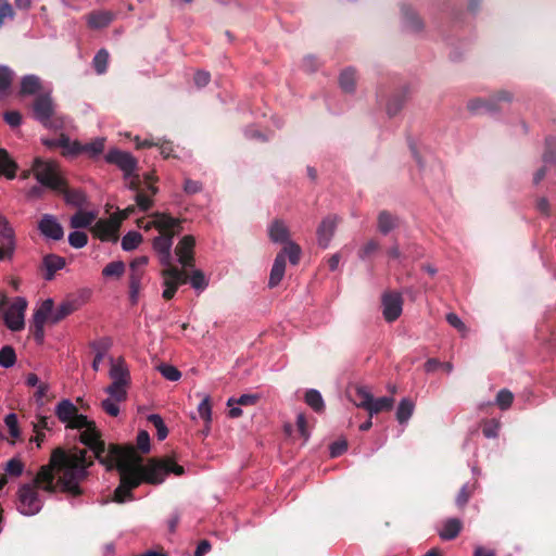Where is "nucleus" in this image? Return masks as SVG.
<instances>
[{"instance_id": "10", "label": "nucleus", "mask_w": 556, "mask_h": 556, "mask_svg": "<svg viewBox=\"0 0 556 556\" xmlns=\"http://www.w3.org/2000/svg\"><path fill=\"white\" fill-rule=\"evenodd\" d=\"M105 161L116 165L124 172L125 177L130 176L137 168V160L129 153L118 149H111L105 155Z\"/></svg>"}, {"instance_id": "52", "label": "nucleus", "mask_w": 556, "mask_h": 556, "mask_svg": "<svg viewBox=\"0 0 556 556\" xmlns=\"http://www.w3.org/2000/svg\"><path fill=\"white\" fill-rule=\"evenodd\" d=\"M260 400V396L257 394H242L239 397H230L227 401V406H252L255 405Z\"/></svg>"}, {"instance_id": "40", "label": "nucleus", "mask_w": 556, "mask_h": 556, "mask_svg": "<svg viewBox=\"0 0 556 556\" xmlns=\"http://www.w3.org/2000/svg\"><path fill=\"white\" fill-rule=\"evenodd\" d=\"M393 397L382 396L377 400L372 399L370 407L368 408V413L371 417L374 414H378L383 410H390L393 407Z\"/></svg>"}, {"instance_id": "36", "label": "nucleus", "mask_w": 556, "mask_h": 556, "mask_svg": "<svg viewBox=\"0 0 556 556\" xmlns=\"http://www.w3.org/2000/svg\"><path fill=\"white\" fill-rule=\"evenodd\" d=\"M77 309L76 301H66L61 303L55 309H53L52 314V324H58L63 320L65 317L71 315L73 312Z\"/></svg>"}, {"instance_id": "12", "label": "nucleus", "mask_w": 556, "mask_h": 556, "mask_svg": "<svg viewBox=\"0 0 556 556\" xmlns=\"http://www.w3.org/2000/svg\"><path fill=\"white\" fill-rule=\"evenodd\" d=\"M195 238L191 235L184 236L175 248V253L182 268L194 266Z\"/></svg>"}, {"instance_id": "39", "label": "nucleus", "mask_w": 556, "mask_h": 556, "mask_svg": "<svg viewBox=\"0 0 556 556\" xmlns=\"http://www.w3.org/2000/svg\"><path fill=\"white\" fill-rule=\"evenodd\" d=\"M305 402L316 413H320L325 409V403L319 391L311 389L305 393Z\"/></svg>"}, {"instance_id": "45", "label": "nucleus", "mask_w": 556, "mask_h": 556, "mask_svg": "<svg viewBox=\"0 0 556 556\" xmlns=\"http://www.w3.org/2000/svg\"><path fill=\"white\" fill-rule=\"evenodd\" d=\"M16 363V354L11 345H4L0 350V366L10 368Z\"/></svg>"}, {"instance_id": "57", "label": "nucleus", "mask_w": 556, "mask_h": 556, "mask_svg": "<svg viewBox=\"0 0 556 556\" xmlns=\"http://www.w3.org/2000/svg\"><path fill=\"white\" fill-rule=\"evenodd\" d=\"M68 243L75 249H81L88 243V236L83 231H73L68 235Z\"/></svg>"}, {"instance_id": "2", "label": "nucleus", "mask_w": 556, "mask_h": 556, "mask_svg": "<svg viewBox=\"0 0 556 556\" xmlns=\"http://www.w3.org/2000/svg\"><path fill=\"white\" fill-rule=\"evenodd\" d=\"M93 465L92 457H88L87 450L73 447L55 448L48 465L38 470L33 485L48 493H55L58 489L72 497L83 495L80 483L89 477L88 469Z\"/></svg>"}, {"instance_id": "14", "label": "nucleus", "mask_w": 556, "mask_h": 556, "mask_svg": "<svg viewBox=\"0 0 556 556\" xmlns=\"http://www.w3.org/2000/svg\"><path fill=\"white\" fill-rule=\"evenodd\" d=\"M0 239L2 248H0V260L11 258L15 250L14 230L10 226L9 220L0 214Z\"/></svg>"}, {"instance_id": "1", "label": "nucleus", "mask_w": 556, "mask_h": 556, "mask_svg": "<svg viewBox=\"0 0 556 556\" xmlns=\"http://www.w3.org/2000/svg\"><path fill=\"white\" fill-rule=\"evenodd\" d=\"M67 428L83 430L79 441L92 452V459H97L106 470L116 469L119 475V484L114 490L112 501L118 504L132 501V491L141 483L161 484L169 473L182 476L185 469L169 457L150 458L146 465L142 457L132 445L111 443L106 446L96 422L87 416L75 414L67 422Z\"/></svg>"}, {"instance_id": "62", "label": "nucleus", "mask_w": 556, "mask_h": 556, "mask_svg": "<svg viewBox=\"0 0 556 556\" xmlns=\"http://www.w3.org/2000/svg\"><path fill=\"white\" fill-rule=\"evenodd\" d=\"M163 278H164L163 285H164L165 289L163 291L162 296L164 298V300L169 301L174 298L179 286L175 281L170 280L167 277H163Z\"/></svg>"}, {"instance_id": "46", "label": "nucleus", "mask_w": 556, "mask_h": 556, "mask_svg": "<svg viewBox=\"0 0 556 556\" xmlns=\"http://www.w3.org/2000/svg\"><path fill=\"white\" fill-rule=\"evenodd\" d=\"M14 79V72L4 65H0V93H5Z\"/></svg>"}, {"instance_id": "19", "label": "nucleus", "mask_w": 556, "mask_h": 556, "mask_svg": "<svg viewBox=\"0 0 556 556\" xmlns=\"http://www.w3.org/2000/svg\"><path fill=\"white\" fill-rule=\"evenodd\" d=\"M65 264V258L62 256H59L56 254L46 255L42 260V267L46 270L43 278L48 281L52 280L54 278L55 273L64 268Z\"/></svg>"}, {"instance_id": "31", "label": "nucleus", "mask_w": 556, "mask_h": 556, "mask_svg": "<svg viewBox=\"0 0 556 556\" xmlns=\"http://www.w3.org/2000/svg\"><path fill=\"white\" fill-rule=\"evenodd\" d=\"M41 81L36 75H26L21 80L20 94L21 96H33L40 91Z\"/></svg>"}, {"instance_id": "3", "label": "nucleus", "mask_w": 556, "mask_h": 556, "mask_svg": "<svg viewBox=\"0 0 556 556\" xmlns=\"http://www.w3.org/2000/svg\"><path fill=\"white\" fill-rule=\"evenodd\" d=\"M153 216L154 228L160 231V236L153 239V249L160 254L161 264L169 266L173 238L182 231V222L167 213L155 212Z\"/></svg>"}, {"instance_id": "8", "label": "nucleus", "mask_w": 556, "mask_h": 556, "mask_svg": "<svg viewBox=\"0 0 556 556\" xmlns=\"http://www.w3.org/2000/svg\"><path fill=\"white\" fill-rule=\"evenodd\" d=\"M34 116L46 128H59L61 125H55L52 121L54 115V105L49 94H38L33 103Z\"/></svg>"}, {"instance_id": "20", "label": "nucleus", "mask_w": 556, "mask_h": 556, "mask_svg": "<svg viewBox=\"0 0 556 556\" xmlns=\"http://www.w3.org/2000/svg\"><path fill=\"white\" fill-rule=\"evenodd\" d=\"M55 192L62 194L67 204L77 207H81L86 202V197L84 192L80 190L70 189L66 179L63 180L62 187L60 189H56Z\"/></svg>"}, {"instance_id": "26", "label": "nucleus", "mask_w": 556, "mask_h": 556, "mask_svg": "<svg viewBox=\"0 0 556 556\" xmlns=\"http://www.w3.org/2000/svg\"><path fill=\"white\" fill-rule=\"evenodd\" d=\"M114 14L109 11L92 12L88 15L87 23L92 29L104 28L113 21Z\"/></svg>"}, {"instance_id": "44", "label": "nucleus", "mask_w": 556, "mask_h": 556, "mask_svg": "<svg viewBox=\"0 0 556 556\" xmlns=\"http://www.w3.org/2000/svg\"><path fill=\"white\" fill-rule=\"evenodd\" d=\"M141 233L137 231H129L122 239V248L124 251H132L141 243Z\"/></svg>"}, {"instance_id": "63", "label": "nucleus", "mask_w": 556, "mask_h": 556, "mask_svg": "<svg viewBox=\"0 0 556 556\" xmlns=\"http://www.w3.org/2000/svg\"><path fill=\"white\" fill-rule=\"evenodd\" d=\"M500 425L495 420H489L484 422L482 427V433L485 438H496L498 434Z\"/></svg>"}, {"instance_id": "47", "label": "nucleus", "mask_w": 556, "mask_h": 556, "mask_svg": "<svg viewBox=\"0 0 556 556\" xmlns=\"http://www.w3.org/2000/svg\"><path fill=\"white\" fill-rule=\"evenodd\" d=\"M109 52L105 49H100L94 55L92 63L98 74H104L108 70Z\"/></svg>"}, {"instance_id": "59", "label": "nucleus", "mask_w": 556, "mask_h": 556, "mask_svg": "<svg viewBox=\"0 0 556 556\" xmlns=\"http://www.w3.org/2000/svg\"><path fill=\"white\" fill-rule=\"evenodd\" d=\"M74 141L72 142L68 138V136L61 134V136L58 138V148H62V154L64 156H76L77 153H74Z\"/></svg>"}, {"instance_id": "18", "label": "nucleus", "mask_w": 556, "mask_h": 556, "mask_svg": "<svg viewBox=\"0 0 556 556\" xmlns=\"http://www.w3.org/2000/svg\"><path fill=\"white\" fill-rule=\"evenodd\" d=\"M112 346L111 338L104 337L90 343L91 350L94 352V358L92 362L93 370L98 371L100 364L103 361L105 354Z\"/></svg>"}, {"instance_id": "48", "label": "nucleus", "mask_w": 556, "mask_h": 556, "mask_svg": "<svg viewBox=\"0 0 556 556\" xmlns=\"http://www.w3.org/2000/svg\"><path fill=\"white\" fill-rule=\"evenodd\" d=\"M124 273L125 264L122 261L111 262L102 269V275L104 277L121 278Z\"/></svg>"}, {"instance_id": "17", "label": "nucleus", "mask_w": 556, "mask_h": 556, "mask_svg": "<svg viewBox=\"0 0 556 556\" xmlns=\"http://www.w3.org/2000/svg\"><path fill=\"white\" fill-rule=\"evenodd\" d=\"M110 378L113 383H130V374L124 358L119 357L117 361L111 358Z\"/></svg>"}, {"instance_id": "6", "label": "nucleus", "mask_w": 556, "mask_h": 556, "mask_svg": "<svg viewBox=\"0 0 556 556\" xmlns=\"http://www.w3.org/2000/svg\"><path fill=\"white\" fill-rule=\"evenodd\" d=\"M514 99L511 92L500 90L489 98H477L468 102V110L472 113H497L502 110V102L510 103Z\"/></svg>"}, {"instance_id": "9", "label": "nucleus", "mask_w": 556, "mask_h": 556, "mask_svg": "<svg viewBox=\"0 0 556 556\" xmlns=\"http://www.w3.org/2000/svg\"><path fill=\"white\" fill-rule=\"evenodd\" d=\"M119 226L121 219H115V217L99 219L91 227V232L101 241L116 242L118 240Z\"/></svg>"}, {"instance_id": "30", "label": "nucleus", "mask_w": 556, "mask_h": 556, "mask_svg": "<svg viewBox=\"0 0 556 556\" xmlns=\"http://www.w3.org/2000/svg\"><path fill=\"white\" fill-rule=\"evenodd\" d=\"M463 523L458 518H450L444 521L442 530L439 535L442 540H454L460 532Z\"/></svg>"}, {"instance_id": "50", "label": "nucleus", "mask_w": 556, "mask_h": 556, "mask_svg": "<svg viewBox=\"0 0 556 556\" xmlns=\"http://www.w3.org/2000/svg\"><path fill=\"white\" fill-rule=\"evenodd\" d=\"M279 253H285V258L288 256L292 265H296L300 262L301 248L292 241L288 242Z\"/></svg>"}, {"instance_id": "51", "label": "nucleus", "mask_w": 556, "mask_h": 556, "mask_svg": "<svg viewBox=\"0 0 556 556\" xmlns=\"http://www.w3.org/2000/svg\"><path fill=\"white\" fill-rule=\"evenodd\" d=\"M148 420L156 428L157 440H165L168 434V429L164 424L163 418L157 414H152L148 417Z\"/></svg>"}, {"instance_id": "4", "label": "nucleus", "mask_w": 556, "mask_h": 556, "mask_svg": "<svg viewBox=\"0 0 556 556\" xmlns=\"http://www.w3.org/2000/svg\"><path fill=\"white\" fill-rule=\"evenodd\" d=\"M31 172L41 186L54 192L62 187V182L65 179L60 165L52 160L36 157L33 162Z\"/></svg>"}, {"instance_id": "28", "label": "nucleus", "mask_w": 556, "mask_h": 556, "mask_svg": "<svg viewBox=\"0 0 556 556\" xmlns=\"http://www.w3.org/2000/svg\"><path fill=\"white\" fill-rule=\"evenodd\" d=\"M97 214L94 212L77 211L70 220V225L74 229L87 228L96 220Z\"/></svg>"}, {"instance_id": "35", "label": "nucleus", "mask_w": 556, "mask_h": 556, "mask_svg": "<svg viewBox=\"0 0 556 556\" xmlns=\"http://www.w3.org/2000/svg\"><path fill=\"white\" fill-rule=\"evenodd\" d=\"M397 226V218L388 211H381L378 215V230L387 235Z\"/></svg>"}, {"instance_id": "56", "label": "nucleus", "mask_w": 556, "mask_h": 556, "mask_svg": "<svg viewBox=\"0 0 556 556\" xmlns=\"http://www.w3.org/2000/svg\"><path fill=\"white\" fill-rule=\"evenodd\" d=\"M200 417L208 425L212 420V405L210 396H204L198 406Z\"/></svg>"}, {"instance_id": "64", "label": "nucleus", "mask_w": 556, "mask_h": 556, "mask_svg": "<svg viewBox=\"0 0 556 556\" xmlns=\"http://www.w3.org/2000/svg\"><path fill=\"white\" fill-rule=\"evenodd\" d=\"M114 400L105 399L101 402L102 409L110 416L116 417L119 414V407Z\"/></svg>"}, {"instance_id": "37", "label": "nucleus", "mask_w": 556, "mask_h": 556, "mask_svg": "<svg viewBox=\"0 0 556 556\" xmlns=\"http://www.w3.org/2000/svg\"><path fill=\"white\" fill-rule=\"evenodd\" d=\"M415 404L410 399H403L396 409V420L400 424H405L414 413Z\"/></svg>"}, {"instance_id": "25", "label": "nucleus", "mask_w": 556, "mask_h": 556, "mask_svg": "<svg viewBox=\"0 0 556 556\" xmlns=\"http://www.w3.org/2000/svg\"><path fill=\"white\" fill-rule=\"evenodd\" d=\"M54 303L53 300L47 299L35 311L33 315L31 324H41L46 325L48 320L52 323V314H53Z\"/></svg>"}, {"instance_id": "32", "label": "nucleus", "mask_w": 556, "mask_h": 556, "mask_svg": "<svg viewBox=\"0 0 556 556\" xmlns=\"http://www.w3.org/2000/svg\"><path fill=\"white\" fill-rule=\"evenodd\" d=\"M17 164L10 157L4 149H0V175L12 179L16 175Z\"/></svg>"}, {"instance_id": "27", "label": "nucleus", "mask_w": 556, "mask_h": 556, "mask_svg": "<svg viewBox=\"0 0 556 556\" xmlns=\"http://www.w3.org/2000/svg\"><path fill=\"white\" fill-rule=\"evenodd\" d=\"M144 270L130 268L129 274V300L131 304L138 302L139 292L141 289V280L143 278Z\"/></svg>"}, {"instance_id": "43", "label": "nucleus", "mask_w": 556, "mask_h": 556, "mask_svg": "<svg viewBox=\"0 0 556 556\" xmlns=\"http://www.w3.org/2000/svg\"><path fill=\"white\" fill-rule=\"evenodd\" d=\"M543 161L544 163L556 165V137H546Z\"/></svg>"}, {"instance_id": "24", "label": "nucleus", "mask_w": 556, "mask_h": 556, "mask_svg": "<svg viewBox=\"0 0 556 556\" xmlns=\"http://www.w3.org/2000/svg\"><path fill=\"white\" fill-rule=\"evenodd\" d=\"M269 238L274 242L288 243L290 232L285 223L280 219H275L269 227Z\"/></svg>"}, {"instance_id": "7", "label": "nucleus", "mask_w": 556, "mask_h": 556, "mask_svg": "<svg viewBox=\"0 0 556 556\" xmlns=\"http://www.w3.org/2000/svg\"><path fill=\"white\" fill-rule=\"evenodd\" d=\"M42 508L38 489L30 483L23 484L17 491L16 509L24 516H34Z\"/></svg>"}, {"instance_id": "34", "label": "nucleus", "mask_w": 556, "mask_h": 556, "mask_svg": "<svg viewBox=\"0 0 556 556\" xmlns=\"http://www.w3.org/2000/svg\"><path fill=\"white\" fill-rule=\"evenodd\" d=\"M186 269L187 268L179 269L170 263L169 266H166V268L162 270V276L169 278L180 286L189 281V275Z\"/></svg>"}, {"instance_id": "15", "label": "nucleus", "mask_w": 556, "mask_h": 556, "mask_svg": "<svg viewBox=\"0 0 556 556\" xmlns=\"http://www.w3.org/2000/svg\"><path fill=\"white\" fill-rule=\"evenodd\" d=\"M39 231L47 238L52 240H61L64 237V229L53 215L45 214L39 224Z\"/></svg>"}, {"instance_id": "58", "label": "nucleus", "mask_w": 556, "mask_h": 556, "mask_svg": "<svg viewBox=\"0 0 556 556\" xmlns=\"http://www.w3.org/2000/svg\"><path fill=\"white\" fill-rule=\"evenodd\" d=\"M514 401V394L507 390L502 389L496 395V404L501 409H507L511 406Z\"/></svg>"}, {"instance_id": "11", "label": "nucleus", "mask_w": 556, "mask_h": 556, "mask_svg": "<svg viewBox=\"0 0 556 556\" xmlns=\"http://www.w3.org/2000/svg\"><path fill=\"white\" fill-rule=\"evenodd\" d=\"M382 314L388 323L395 321L403 311V299L397 292H387L382 295Z\"/></svg>"}, {"instance_id": "61", "label": "nucleus", "mask_w": 556, "mask_h": 556, "mask_svg": "<svg viewBox=\"0 0 556 556\" xmlns=\"http://www.w3.org/2000/svg\"><path fill=\"white\" fill-rule=\"evenodd\" d=\"M24 470V464L16 458H12L7 463L5 471L8 475L18 477Z\"/></svg>"}, {"instance_id": "53", "label": "nucleus", "mask_w": 556, "mask_h": 556, "mask_svg": "<svg viewBox=\"0 0 556 556\" xmlns=\"http://www.w3.org/2000/svg\"><path fill=\"white\" fill-rule=\"evenodd\" d=\"M379 250H380V243L375 239H370L358 250L357 254H358V257L364 261V260L372 256Z\"/></svg>"}, {"instance_id": "13", "label": "nucleus", "mask_w": 556, "mask_h": 556, "mask_svg": "<svg viewBox=\"0 0 556 556\" xmlns=\"http://www.w3.org/2000/svg\"><path fill=\"white\" fill-rule=\"evenodd\" d=\"M156 177L152 173L144 175L146 188L142 191L136 193L135 200L137 206L142 211L147 212L153 206L152 197L156 194L157 187L154 186Z\"/></svg>"}, {"instance_id": "38", "label": "nucleus", "mask_w": 556, "mask_h": 556, "mask_svg": "<svg viewBox=\"0 0 556 556\" xmlns=\"http://www.w3.org/2000/svg\"><path fill=\"white\" fill-rule=\"evenodd\" d=\"M475 490L476 482H467L460 488L459 492L455 497V504L459 509H463L467 505L470 497L475 493Z\"/></svg>"}, {"instance_id": "49", "label": "nucleus", "mask_w": 556, "mask_h": 556, "mask_svg": "<svg viewBox=\"0 0 556 556\" xmlns=\"http://www.w3.org/2000/svg\"><path fill=\"white\" fill-rule=\"evenodd\" d=\"M401 10H402V14H403L406 23L408 24V26L412 29H414V30L421 29L422 23L412 8L404 4V5H402Z\"/></svg>"}, {"instance_id": "42", "label": "nucleus", "mask_w": 556, "mask_h": 556, "mask_svg": "<svg viewBox=\"0 0 556 556\" xmlns=\"http://www.w3.org/2000/svg\"><path fill=\"white\" fill-rule=\"evenodd\" d=\"M340 86L345 92H352L355 89V71L353 68L344 70L340 75Z\"/></svg>"}, {"instance_id": "22", "label": "nucleus", "mask_w": 556, "mask_h": 556, "mask_svg": "<svg viewBox=\"0 0 556 556\" xmlns=\"http://www.w3.org/2000/svg\"><path fill=\"white\" fill-rule=\"evenodd\" d=\"M351 401L358 407H362L368 412L370 403L372 401V394L366 387L356 386L350 391Z\"/></svg>"}, {"instance_id": "29", "label": "nucleus", "mask_w": 556, "mask_h": 556, "mask_svg": "<svg viewBox=\"0 0 556 556\" xmlns=\"http://www.w3.org/2000/svg\"><path fill=\"white\" fill-rule=\"evenodd\" d=\"M77 412V407L70 400H62L55 407L56 417L66 425L75 417Z\"/></svg>"}, {"instance_id": "5", "label": "nucleus", "mask_w": 556, "mask_h": 556, "mask_svg": "<svg viewBox=\"0 0 556 556\" xmlns=\"http://www.w3.org/2000/svg\"><path fill=\"white\" fill-rule=\"evenodd\" d=\"M27 307V301L24 298H15L9 303L4 298L0 303V312L4 323L12 331H20L24 328V314Z\"/></svg>"}, {"instance_id": "16", "label": "nucleus", "mask_w": 556, "mask_h": 556, "mask_svg": "<svg viewBox=\"0 0 556 556\" xmlns=\"http://www.w3.org/2000/svg\"><path fill=\"white\" fill-rule=\"evenodd\" d=\"M338 222L339 218L337 215H328L319 224L317 228V241L321 248L326 249L329 245L334 235Z\"/></svg>"}, {"instance_id": "55", "label": "nucleus", "mask_w": 556, "mask_h": 556, "mask_svg": "<svg viewBox=\"0 0 556 556\" xmlns=\"http://www.w3.org/2000/svg\"><path fill=\"white\" fill-rule=\"evenodd\" d=\"M157 369L169 381H177L181 377V372L175 366L168 364H161Z\"/></svg>"}, {"instance_id": "33", "label": "nucleus", "mask_w": 556, "mask_h": 556, "mask_svg": "<svg viewBox=\"0 0 556 556\" xmlns=\"http://www.w3.org/2000/svg\"><path fill=\"white\" fill-rule=\"evenodd\" d=\"M407 94L408 89L404 88L403 90L392 96V98L387 104V113L390 116L396 115L402 110L404 103L406 102Z\"/></svg>"}, {"instance_id": "60", "label": "nucleus", "mask_w": 556, "mask_h": 556, "mask_svg": "<svg viewBox=\"0 0 556 556\" xmlns=\"http://www.w3.org/2000/svg\"><path fill=\"white\" fill-rule=\"evenodd\" d=\"M4 422L9 429L10 435L14 439L20 438L21 432L18 429L17 416L13 413L8 414L4 418Z\"/></svg>"}, {"instance_id": "54", "label": "nucleus", "mask_w": 556, "mask_h": 556, "mask_svg": "<svg viewBox=\"0 0 556 556\" xmlns=\"http://www.w3.org/2000/svg\"><path fill=\"white\" fill-rule=\"evenodd\" d=\"M189 282L195 290H204L208 285L204 273L200 269L193 270L192 275L189 276Z\"/></svg>"}, {"instance_id": "21", "label": "nucleus", "mask_w": 556, "mask_h": 556, "mask_svg": "<svg viewBox=\"0 0 556 556\" xmlns=\"http://www.w3.org/2000/svg\"><path fill=\"white\" fill-rule=\"evenodd\" d=\"M285 270H286L285 253H278L275 257V261H274V264H273V267L270 270L269 280H268L269 288H275L280 283V281L282 280L283 276H285Z\"/></svg>"}, {"instance_id": "41", "label": "nucleus", "mask_w": 556, "mask_h": 556, "mask_svg": "<svg viewBox=\"0 0 556 556\" xmlns=\"http://www.w3.org/2000/svg\"><path fill=\"white\" fill-rule=\"evenodd\" d=\"M129 384L111 383L105 388V392L110 395L111 400L115 402H123L127 399V388Z\"/></svg>"}, {"instance_id": "23", "label": "nucleus", "mask_w": 556, "mask_h": 556, "mask_svg": "<svg viewBox=\"0 0 556 556\" xmlns=\"http://www.w3.org/2000/svg\"><path fill=\"white\" fill-rule=\"evenodd\" d=\"M104 138H97L90 143L81 144L79 141H74V153L80 154L83 152L88 153L90 156L99 155L104 150Z\"/></svg>"}]
</instances>
